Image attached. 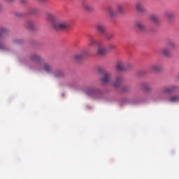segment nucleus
<instances>
[{"mask_svg": "<svg viewBox=\"0 0 179 179\" xmlns=\"http://www.w3.org/2000/svg\"><path fill=\"white\" fill-rule=\"evenodd\" d=\"M29 59L34 62H37V64H39V65H43V69L45 72H51V71H52V67L51 65H50L48 63H46L44 61V59L40 55L34 53L30 55Z\"/></svg>", "mask_w": 179, "mask_h": 179, "instance_id": "f257e3e1", "label": "nucleus"}, {"mask_svg": "<svg viewBox=\"0 0 179 179\" xmlns=\"http://www.w3.org/2000/svg\"><path fill=\"white\" fill-rule=\"evenodd\" d=\"M52 27L55 30H63L65 31L71 27V25L67 21L62 20L54 22L52 24Z\"/></svg>", "mask_w": 179, "mask_h": 179, "instance_id": "f03ea898", "label": "nucleus"}, {"mask_svg": "<svg viewBox=\"0 0 179 179\" xmlns=\"http://www.w3.org/2000/svg\"><path fill=\"white\" fill-rule=\"evenodd\" d=\"M99 73H101L102 78H101V82L103 85H108L111 83V74L106 72L104 69L99 68L98 69Z\"/></svg>", "mask_w": 179, "mask_h": 179, "instance_id": "7ed1b4c3", "label": "nucleus"}, {"mask_svg": "<svg viewBox=\"0 0 179 179\" xmlns=\"http://www.w3.org/2000/svg\"><path fill=\"white\" fill-rule=\"evenodd\" d=\"M85 93L90 97H99L101 94V91L96 87H90L86 89Z\"/></svg>", "mask_w": 179, "mask_h": 179, "instance_id": "20e7f679", "label": "nucleus"}, {"mask_svg": "<svg viewBox=\"0 0 179 179\" xmlns=\"http://www.w3.org/2000/svg\"><path fill=\"white\" fill-rule=\"evenodd\" d=\"M179 87L177 85H172L171 87H163L161 89V92L163 94H169L170 93H173V92H177Z\"/></svg>", "mask_w": 179, "mask_h": 179, "instance_id": "39448f33", "label": "nucleus"}, {"mask_svg": "<svg viewBox=\"0 0 179 179\" xmlns=\"http://www.w3.org/2000/svg\"><path fill=\"white\" fill-rule=\"evenodd\" d=\"M136 10L138 13H146L147 10L143 7L142 2L138 1L136 3Z\"/></svg>", "mask_w": 179, "mask_h": 179, "instance_id": "423d86ee", "label": "nucleus"}, {"mask_svg": "<svg viewBox=\"0 0 179 179\" xmlns=\"http://www.w3.org/2000/svg\"><path fill=\"white\" fill-rule=\"evenodd\" d=\"M95 29L96 31L101 33V34H106V26L102 23L98 22L95 24Z\"/></svg>", "mask_w": 179, "mask_h": 179, "instance_id": "0eeeda50", "label": "nucleus"}, {"mask_svg": "<svg viewBox=\"0 0 179 179\" xmlns=\"http://www.w3.org/2000/svg\"><path fill=\"white\" fill-rule=\"evenodd\" d=\"M128 66H131V64H125L124 62H118L116 68L118 71H127Z\"/></svg>", "mask_w": 179, "mask_h": 179, "instance_id": "6e6552de", "label": "nucleus"}, {"mask_svg": "<svg viewBox=\"0 0 179 179\" xmlns=\"http://www.w3.org/2000/svg\"><path fill=\"white\" fill-rule=\"evenodd\" d=\"M162 69V67L160 64H152L148 67V71H150V72H159Z\"/></svg>", "mask_w": 179, "mask_h": 179, "instance_id": "1a4fd4ad", "label": "nucleus"}, {"mask_svg": "<svg viewBox=\"0 0 179 179\" xmlns=\"http://www.w3.org/2000/svg\"><path fill=\"white\" fill-rule=\"evenodd\" d=\"M123 80H124V78L122 76L117 77L115 83H113V87H115V89H118V87L121 86V83H122Z\"/></svg>", "mask_w": 179, "mask_h": 179, "instance_id": "9d476101", "label": "nucleus"}, {"mask_svg": "<svg viewBox=\"0 0 179 179\" xmlns=\"http://www.w3.org/2000/svg\"><path fill=\"white\" fill-rule=\"evenodd\" d=\"M163 17L166 20H171L174 18V13L171 11H165L163 14Z\"/></svg>", "mask_w": 179, "mask_h": 179, "instance_id": "9b49d317", "label": "nucleus"}, {"mask_svg": "<svg viewBox=\"0 0 179 179\" xmlns=\"http://www.w3.org/2000/svg\"><path fill=\"white\" fill-rule=\"evenodd\" d=\"M161 54L162 55H164V57H171V50L170 48H164L161 50Z\"/></svg>", "mask_w": 179, "mask_h": 179, "instance_id": "f8f14e48", "label": "nucleus"}, {"mask_svg": "<svg viewBox=\"0 0 179 179\" xmlns=\"http://www.w3.org/2000/svg\"><path fill=\"white\" fill-rule=\"evenodd\" d=\"M83 8L86 12H93V10H94V7L89 3H84L83 4Z\"/></svg>", "mask_w": 179, "mask_h": 179, "instance_id": "ddd939ff", "label": "nucleus"}, {"mask_svg": "<svg viewBox=\"0 0 179 179\" xmlns=\"http://www.w3.org/2000/svg\"><path fill=\"white\" fill-rule=\"evenodd\" d=\"M167 47L171 50V51H173V50H177L178 45L173 41H169L167 43Z\"/></svg>", "mask_w": 179, "mask_h": 179, "instance_id": "4468645a", "label": "nucleus"}, {"mask_svg": "<svg viewBox=\"0 0 179 179\" xmlns=\"http://www.w3.org/2000/svg\"><path fill=\"white\" fill-rule=\"evenodd\" d=\"M136 27L141 31H145L146 30V27L141 21H137L136 22Z\"/></svg>", "mask_w": 179, "mask_h": 179, "instance_id": "2eb2a0df", "label": "nucleus"}, {"mask_svg": "<svg viewBox=\"0 0 179 179\" xmlns=\"http://www.w3.org/2000/svg\"><path fill=\"white\" fill-rule=\"evenodd\" d=\"M150 19L152 20V22L155 23V24H160V20L159 19V17L155 14H151L150 15Z\"/></svg>", "mask_w": 179, "mask_h": 179, "instance_id": "dca6fc26", "label": "nucleus"}, {"mask_svg": "<svg viewBox=\"0 0 179 179\" xmlns=\"http://www.w3.org/2000/svg\"><path fill=\"white\" fill-rule=\"evenodd\" d=\"M107 53V49L101 45L98 47L97 55H104Z\"/></svg>", "mask_w": 179, "mask_h": 179, "instance_id": "f3484780", "label": "nucleus"}, {"mask_svg": "<svg viewBox=\"0 0 179 179\" xmlns=\"http://www.w3.org/2000/svg\"><path fill=\"white\" fill-rule=\"evenodd\" d=\"M25 27L29 30H33L34 29V22L32 20H28L26 22Z\"/></svg>", "mask_w": 179, "mask_h": 179, "instance_id": "a211bd4d", "label": "nucleus"}, {"mask_svg": "<svg viewBox=\"0 0 179 179\" xmlns=\"http://www.w3.org/2000/svg\"><path fill=\"white\" fill-rule=\"evenodd\" d=\"M8 36V29L1 28L0 30V40Z\"/></svg>", "mask_w": 179, "mask_h": 179, "instance_id": "6ab92c4d", "label": "nucleus"}, {"mask_svg": "<svg viewBox=\"0 0 179 179\" xmlns=\"http://www.w3.org/2000/svg\"><path fill=\"white\" fill-rule=\"evenodd\" d=\"M169 101H170V103H178L179 95L176 94V95H173V96H171L169 99Z\"/></svg>", "mask_w": 179, "mask_h": 179, "instance_id": "aec40b11", "label": "nucleus"}, {"mask_svg": "<svg viewBox=\"0 0 179 179\" xmlns=\"http://www.w3.org/2000/svg\"><path fill=\"white\" fill-rule=\"evenodd\" d=\"M107 12L110 16H115L117 15V11L111 6L108 8Z\"/></svg>", "mask_w": 179, "mask_h": 179, "instance_id": "412c9836", "label": "nucleus"}, {"mask_svg": "<svg viewBox=\"0 0 179 179\" xmlns=\"http://www.w3.org/2000/svg\"><path fill=\"white\" fill-rule=\"evenodd\" d=\"M96 44H97V41H96L94 37H93L92 36H90L89 38V45L92 47L93 45H96Z\"/></svg>", "mask_w": 179, "mask_h": 179, "instance_id": "4be33fe9", "label": "nucleus"}, {"mask_svg": "<svg viewBox=\"0 0 179 179\" xmlns=\"http://www.w3.org/2000/svg\"><path fill=\"white\" fill-rule=\"evenodd\" d=\"M56 17H55V15H54V14L51 13H46V19L50 22H52L53 20H55Z\"/></svg>", "mask_w": 179, "mask_h": 179, "instance_id": "5701e85b", "label": "nucleus"}, {"mask_svg": "<svg viewBox=\"0 0 179 179\" xmlns=\"http://www.w3.org/2000/svg\"><path fill=\"white\" fill-rule=\"evenodd\" d=\"M65 76V73L62 70H58L55 73L56 78H62Z\"/></svg>", "mask_w": 179, "mask_h": 179, "instance_id": "b1692460", "label": "nucleus"}, {"mask_svg": "<svg viewBox=\"0 0 179 179\" xmlns=\"http://www.w3.org/2000/svg\"><path fill=\"white\" fill-rule=\"evenodd\" d=\"M40 12V9L37 8H32L29 9V14L30 15H37Z\"/></svg>", "mask_w": 179, "mask_h": 179, "instance_id": "393cba45", "label": "nucleus"}, {"mask_svg": "<svg viewBox=\"0 0 179 179\" xmlns=\"http://www.w3.org/2000/svg\"><path fill=\"white\" fill-rule=\"evenodd\" d=\"M85 55H86L85 53H80L78 55H76L74 58L76 59V61H80V59H83V57H85Z\"/></svg>", "mask_w": 179, "mask_h": 179, "instance_id": "a878e982", "label": "nucleus"}, {"mask_svg": "<svg viewBox=\"0 0 179 179\" xmlns=\"http://www.w3.org/2000/svg\"><path fill=\"white\" fill-rule=\"evenodd\" d=\"M117 10H118L119 13H124V6L121 5H118L117 6Z\"/></svg>", "mask_w": 179, "mask_h": 179, "instance_id": "bb28decb", "label": "nucleus"}, {"mask_svg": "<svg viewBox=\"0 0 179 179\" xmlns=\"http://www.w3.org/2000/svg\"><path fill=\"white\" fill-rule=\"evenodd\" d=\"M114 38V34H106V40H112Z\"/></svg>", "mask_w": 179, "mask_h": 179, "instance_id": "cd10ccee", "label": "nucleus"}, {"mask_svg": "<svg viewBox=\"0 0 179 179\" xmlns=\"http://www.w3.org/2000/svg\"><path fill=\"white\" fill-rule=\"evenodd\" d=\"M114 48H115V46L114 45H108L106 49V51H111V50H114Z\"/></svg>", "mask_w": 179, "mask_h": 179, "instance_id": "c85d7f7f", "label": "nucleus"}, {"mask_svg": "<svg viewBox=\"0 0 179 179\" xmlns=\"http://www.w3.org/2000/svg\"><path fill=\"white\" fill-rule=\"evenodd\" d=\"M129 103L131 104H135V103H138V100H136V99H131V100L129 101Z\"/></svg>", "mask_w": 179, "mask_h": 179, "instance_id": "c756f323", "label": "nucleus"}, {"mask_svg": "<svg viewBox=\"0 0 179 179\" xmlns=\"http://www.w3.org/2000/svg\"><path fill=\"white\" fill-rule=\"evenodd\" d=\"M20 3H22V5H26V3H27V0H20Z\"/></svg>", "mask_w": 179, "mask_h": 179, "instance_id": "7c9ffc66", "label": "nucleus"}, {"mask_svg": "<svg viewBox=\"0 0 179 179\" xmlns=\"http://www.w3.org/2000/svg\"><path fill=\"white\" fill-rule=\"evenodd\" d=\"M38 2H41V3H45L47 2V0H37Z\"/></svg>", "mask_w": 179, "mask_h": 179, "instance_id": "2f4dec72", "label": "nucleus"}, {"mask_svg": "<svg viewBox=\"0 0 179 179\" xmlns=\"http://www.w3.org/2000/svg\"><path fill=\"white\" fill-rule=\"evenodd\" d=\"M0 50H5V45H2V43H0Z\"/></svg>", "mask_w": 179, "mask_h": 179, "instance_id": "473e14b6", "label": "nucleus"}, {"mask_svg": "<svg viewBox=\"0 0 179 179\" xmlns=\"http://www.w3.org/2000/svg\"><path fill=\"white\" fill-rule=\"evenodd\" d=\"M5 1L10 3V2H15V0H5Z\"/></svg>", "mask_w": 179, "mask_h": 179, "instance_id": "72a5a7b5", "label": "nucleus"}, {"mask_svg": "<svg viewBox=\"0 0 179 179\" xmlns=\"http://www.w3.org/2000/svg\"><path fill=\"white\" fill-rule=\"evenodd\" d=\"M145 90H149V88H148V87H145Z\"/></svg>", "mask_w": 179, "mask_h": 179, "instance_id": "f704fd0d", "label": "nucleus"}]
</instances>
